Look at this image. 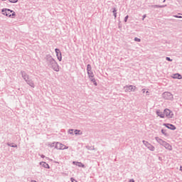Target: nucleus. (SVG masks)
<instances>
[{"instance_id": "obj_1", "label": "nucleus", "mask_w": 182, "mask_h": 182, "mask_svg": "<svg viewBox=\"0 0 182 182\" xmlns=\"http://www.w3.org/2000/svg\"><path fill=\"white\" fill-rule=\"evenodd\" d=\"M44 60L46 62V65L48 66L49 69H53L55 72H59V64H58L52 55L49 54L46 55Z\"/></svg>"}, {"instance_id": "obj_2", "label": "nucleus", "mask_w": 182, "mask_h": 182, "mask_svg": "<svg viewBox=\"0 0 182 182\" xmlns=\"http://www.w3.org/2000/svg\"><path fill=\"white\" fill-rule=\"evenodd\" d=\"M162 97L165 99V100H173V94L170 92H165L162 94Z\"/></svg>"}, {"instance_id": "obj_3", "label": "nucleus", "mask_w": 182, "mask_h": 182, "mask_svg": "<svg viewBox=\"0 0 182 182\" xmlns=\"http://www.w3.org/2000/svg\"><path fill=\"white\" fill-rule=\"evenodd\" d=\"M164 114L166 115L168 119H173V116H174L173 111L169 109H165L164 110Z\"/></svg>"}, {"instance_id": "obj_4", "label": "nucleus", "mask_w": 182, "mask_h": 182, "mask_svg": "<svg viewBox=\"0 0 182 182\" xmlns=\"http://www.w3.org/2000/svg\"><path fill=\"white\" fill-rule=\"evenodd\" d=\"M142 143L151 151H154V150H156V148L154 147V146L151 145V144L149 143V141L143 140Z\"/></svg>"}, {"instance_id": "obj_5", "label": "nucleus", "mask_w": 182, "mask_h": 182, "mask_svg": "<svg viewBox=\"0 0 182 182\" xmlns=\"http://www.w3.org/2000/svg\"><path fill=\"white\" fill-rule=\"evenodd\" d=\"M124 89H125V92H136V89H137V87L134 85H125L124 87Z\"/></svg>"}, {"instance_id": "obj_6", "label": "nucleus", "mask_w": 182, "mask_h": 182, "mask_svg": "<svg viewBox=\"0 0 182 182\" xmlns=\"http://www.w3.org/2000/svg\"><path fill=\"white\" fill-rule=\"evenodd\" d=\"M55 149H57V150H66L69 149V146H66V145H63L62 143L56 142Z\"/></svg>"}, {"instance_id": "obj_7", "label": "nucleus", "mask_w": 182, "mask_h": 182, "mask_svg": "<svg viewBox=\"0 0 182 182\" xmlns=\"http://www.w3.org/2000/svg\"><path fill=\"white\" fill-rule=\"evenodd\" d=\"M1 12L3 15H5L6 16H9V18L12 17V15H11V14H12V10L9 9H3L1 10Z\"/></svg>"}, {"instance_id": "obj_8", "label": "nucleus", "mask_w": 182, "mask_h": 182, "mask_svg": "<svg viewBox=\"0 0 182 182\" xmlns=\"http://www.w3.org/2000/svg\"><path fill=\"white\" fill-rule=\"evenodd\" d=\"M55 52L56 53L57 59H58L59 62L62 61V53L59 48H55Z\"/></svg>"}, {"instance_id": "obj_9", "label": "nucleus", "mask_w": 182, "mask_h": 182, "mask_svg": "<svg viewBox=\"0 0 182 182\" xmlns=\"http://www.w3.org/2000/svg\"><path fill=\"white\" fill-rule=\"evenodd\" d=\"M164 126L170 130H176L177 128L172 124H164Z\"/></svg>"}, {"instance_id": "obj_10", "label": "nucleus", "mask_w": 182, "mask_h": 182, "mask_svg": "<svg viewBox=\"0 0 182 182\" xmlns=\"http://www.w3.org/2000/svg\"><path fill=\"white\" fill-rule=\"evenodd\" d=\"M164 148L166 149V150H169V151H171L173 150V147L170 144L167 143L166 141L164 142V145H162Z\"/></svg>"}, {"instance_id": "obj_11", "label": "nucleus", "mask_w": 182, "mask_h": 182, "mask_svg": "<svg viewBox=\"0 0 182 182\" xmlns=\"http://www.w3.org/2000/svg\"><path fill=\"white\" fill-rule=\"evenodd\" d=\"M21 76H22L23 79H24L25 82L26 80H28V79H29V75L28 74H26V72L21 71Z\"/></svg>"}, {"instance_id": "obj_12", "label": "nucleus", "mask_w": 182, "mask_h": 182, "mask_svg": "<svg viewBox=\"0 0 182 182\" xmlns=\"http://www.w3.org/2000/svg\"><path fill=\"white\" fill-rule=\"evenodd\" d=\"M27 85H30L31 87H35V83L33 82V80H32L31 79L28 78L26 80Z\"/></svg>"}, {"instance_id": "obj_13", "label": "nucleus", "mask_w": 182, "mask_h": 182, "mask_svg": "<svg viewBox=\"0 0 182 182\" xmlns=\"http://www.w3.org/2000/svg\"><path fill=\"white\" fill-rule=\"evenodd\" d=\"M155 140L157 141V143H159V144H160L161 146H164V143L166 142V141L160 139L159 136H156L155 137Z\"/></svg>"}, {"instance_id": "obj_14", "label": "nucleus", "mask_w": 182, "mask_h": 182, "mask_svg": "<svg viewBox=\"0 0 182 182\" xmlns=\"http://www.w3.org/2000/svg\"><path fill=\"white\" fill-rule=\"evenodd\" d=\"M40 166H42V167H44V168H50L49 164H46L45 161L40 162Z\"/></svg>"}, {"instance_id": "obj_15", "label": "nucleus", "mask_w": 182, "mask_h": 182, "mask_svg": "<svg viewBox=\"0 0 182 182\" xmlns=\"http://www.w3.org/2000/svg\"><path fill=\"white\" fill-rule=\"evenodd\" d=\"M156 114L161 119H164V112L160 111V109L156 110Z\"/></svg>"}, {"instance_id": "obj_16", "label": "nucleus", "mask_w": 182, "mask_h": 182, "mask_svg": "<svg viewBox=\"0 0 182 182\" xmlns=\"http://www.w3.org/2000/svg\"><path fill=\"white\" fill-rule=\"evenodd\" d=\"M173 79H182V76H181V75L176 73V74H173Z\"/></svg>"}, {"instance_id": "obj_17", "label": "nucleus", "mask_w": 182, "mask_h": 182, "mask_svg": "<svg viewBox=\"0 0 182 182\" xmlns=\"http://www.w3.org/2000/svg\"><path fill=\"white\" fill-rule=\"evenodd\" d=\"M88 77H95V74H93V70L88 71L87 73Z\"/></svg>"}, {"instance_id": "obj_18", "label": "nucleus", "mask_w": 182, "mask_h": 182, "mask_svg": "<svg viewBox=\"0 0 182 182\" xmlns=\"http://www.w3.org/2000/svg\"><path fill=\"white\" fill-rule=\"evenodd\" d=\"M112 12L114 18H117V9L116 8H112Z\"/></svg>"}, {"instance_id": "obj_19", "label": "nucleus", "mask_w": 182, "mask_h": 182, "mask_svg": "<svg viewBox=\"0 0 182 182\" xmlns=\"http://www.w3.org/2000/svg\"><path fill=\"white\" fill-rule=\"evenodd\" d=\"M76 166L78 167H82V168H85V164H82V162H75Z\"/></svg>"}, {"instance_id": "obj_20", "label": "nucleus", "mask_w": 182, "mask_h": 182, "mask_svg": "<svg viewBox=\"0 0 182 182\" xmlns=\"http://www.w3.org/2000/svg\"><path fill=\"white\" fill-rule=\"evenodd\" d=\"M74 133H75V134L78 135V136H80L82 134V132H80V130H79V129H75L74 131Z\"/></svg>"}, {"instance_id": "obj_21", "label": "nucleus", "mask_w": 182, "mask_h": 182, "mask_svg": "<svg viewBox=\"0 0 182 182\" xmlns=\"http://www.w3.org/2000/svg\"><path fill=\"white\" fill-rule=\"evenodd\" d=\"M92 71V65L90 64H87V73Z\"/></svg>"}, {"instance_id": "obj_22", "label": "nucleus", "mask_w": 182, "mask_h": 182, "mask_svg": "<svg viewBox=\"0 0 182 182\" xmlns=\"http://www.w3.org/2000/svg\"><path fill=\"white\" fill-rule=\"evenodd\" d=\"M161 133H162V134H164V136H168V134H167V130H166V129H161Z\"/></svg>"}, {"instance_id": "obj_23", "label": "nucleus", "mask_w": 182, "mask_h": 182, "mask_svg": "<svg viewBox=\"0 0 182 182\" xmlns=\"http://www.w3.org/2000/svg\"><path fill=\"white\" fill-rule=\"evenodd\" d=\"M7 146H9V147H18V145L14 144H10V143H7Z\"/></svg>"}, {"instance_id": "obj_24", "label": "nucleus", "mask_w": 182, "mask_h": 182, "mask_svg": "<svg viewBox=\"0 0 182 182\" xmlns=\"http://www.w3.org/2000/svg\"><path fill=\"white\" fill-rule=\"evenodd\" d=\"M11 18H15V16H16V14L14 11H12V12L11 13Z\"/></svg>"}, {"instance_id": "obj_25", "label": "nucleus", "mask_w": 182, "mask_h": 182, "mask_svg": "<svg viewBox=\"0 0 182 182\" xmlns=\"http://www.w3.org/2000/svg\"><path fill=\"white\" fill-rule=\"evenodd\" d=\"M86 148L87 149V150H95V146H87Z\"/></svg>"}, {"instance_id": "obj_26", "label": "nucleus", "mask_w": 182, "mask_h": 182, "mask_svg": "<svg viewBox=\"0 0 182 182\" xmlns=\"http://www.w3.org/2000/svg\"><path fill=\"white\" fill-rule=\"evenodd\" d=\"M134 41H135V42H141V39H140V38H139L137 37L134 38Z\"/></svg>"}, {"instance_id": "obj_27", "label": "nucleus", "mask_w": 182, "mask_h": 182, "mask_svg": "<svg viewBox=\"0 0 182 182\" xmlns=\"http://www.w3.org/2000/svg\"><path fill=\"white\" fill-rule=\"evenodd\" d=\"M91 82L95 85V86H97V82H96V80L94 78V80H91Z\"/></svg>"}, {"instance_id": "obj_28", "label": "nucleus", "mask_w": 182, "mask_h": 182, "mask_svg": "<svg viewBox=\"0 0 182 182\" xmlns=\"http://www.w3.org/2000/svg\"><path fill=\"white\" fill-rule=\"evenodd\" d=\"M9 2H11V4H16V2H18V0H9Z\"/></svg>"}, {"instance_id": "obj_29", "label": "nucleus", "mask_w": 182, "mask_h": 182, "mask_svg": "<svg viewBox=\"0 0 182 182\" xmlns=\"http://www.w3.org/2000/svg\"><path fill=\"white\" fill-rule=\"evenodd\" d=\"M50 147H55V149H56V143L53 142L50 144Z\"/></svg>"}, {"instance_id": "obj_30", "label": "nucleus", "mask_w": 182, "mask_h": 182, "mask_svg": "<svg viewBox=\"0 0 182 182\" xmlns=\"http://www.w3.org/2000/svg\"><path fill=\"white\" fill-rule=\"evenodd\" d=\"M166 60H168V62H173V60L171 58H170L169 57H166Z\"/></svg>"}, {"instance_id": "obj_31", "label": "nucleus", "mask_w": 182, "mask_h": 182, "mask_svg": "<svg viewBox=\"0 0 182 182\" xmlns=\"http://www.w3.org/2000/svg\"><path fill=\"white\" fill-rule=\"evenodd\" d=\"M151 8H160V5H152Z\"/></svg>"}, {"instance_id": "obj_32", "label": "nucleus", "mask_w": 182, "mask_h": 182, "mask_svg": "<svg viewBox=\"0 0 182 182\" xmlns=\"http://www.w3.org/2000/svg\"><path fill=\"white\" fill-rule=\"evenodd\" d=\"M68 133L69 134H73V129H69Z\"/></svg>"}, {"instance_id": "obj_33", "label": "nucleus", "mask_w": 182, "mask_h": 182, "mask_svg": "<svg viewBox=\"0 0 182 182\" xmlns=\"http://www.w3.org/2000/svg\"><path fill=\"white\" fill-rule=\"evenodd\" d=\"M70 181L71 182H77L74 178H70Z\"/></svg>"}, {"instance_id": "obj_34", "label": "nucleus", "mask_w": 182, "mask_h": 182, "mask_svg": "<svg viewBox=\"0 0 182 182\" xmlns=\"http://www.w3.org/2000/svg\"><path fill=\"white\" fill-rule=\"evenodd\" d=\"M166 6H167V5H159V8H166Z\"/></svg>"}, {"instance_id": "obj_35", "label": "nucleus", "mask_w": 182, "mask_h": 182, "mask_svg": "<svg viewBox=\"0 0 182 182\" xmlns=\"http://www.w3.org/2000/svg\"><path fill=\"white\" fill-rule=\"evenodd\" d=\"M127 19H129V16H125L124 22H127Z\"/></svg>"}, {"instance_id": "obj_36", "label": "nucleus", "mask_w": 182, "mask_h": 182, "mask_svg": "<svg viewBox=\"0 0 182 182\" xmlns=\"http://www.w3.org/2000/svg\"><path fill=\"white\" fill-rule=\"evenodd\" d=\"M175 16V18H182L181 16Z\"/></svg>"}, {"instance_id": "obj_37", "label": "nucleus", "mask_w": 182, "mask_h": 182, "mask_svg": "<svg viewBox=\"0 0 182 182\" xmlns=\"http://www.w3.org/2000/svg\"><path fill=\"white\" fill-rule=\"evenodd\" d=\"M142 93H146V89H142Z\"/></svg>"}, {"instance_id": "obj_38", "label": "nucleus", "mask_w": 182, "mask_h": 182, "mask_svg": "<svg viewBox=\"0 0 182 182\" xmlns=\"http://www.w3.org/2000/svg\"><path fill=\"white\" fill-rule=\"evenodd\" d=\"M41 159H45V155L42 154V155L41 156Z\"/></svg>"}, {"instance_id": "obj_39", "label": "nucleus", "mask_w": 182, "mask_h": 182, "mask_svg": "<svg viewBox=\"0 0 182 182\" xmlns=\"http://www.w3.org/2000/svg\"><path fill=\"white\" fill-rule=\"evenodd\" d=\"M129 182H134V179H130Z\"/></svg>"}, {"instance_id": "obj_40", "label": "nucleus", "mask_w": 182, "mask_h": 182, "mask_svg": "<svg viewBox=\"0 0 182 182\" xmlns=\"http://www.w3.org/2000/svg\"><path fill=\"white\" fill-rule=\"evenodd\" d=\"M89 79H90V80H91V81H92V80H95L94 77H89Z\"/></svg>"}, {"instance_id": "obj_41", "label": "nucleus", "mask_w": 182, "mask_h": 182, "mask_svg": "<svg viewBox=\"0 0 182 182\" xmlns=\"http://www.w3.org/2000/svg\"><path fill=\"white\" fill-rule=\"evenodd\" d=\"M145 18H146V14L143 16L142 19L144 20Z\"/></svg>"}, {"instance_id": "obj_42", "label": "nucleus", "mask_w": 182, "mask_h": 182, "mask_svg": "<svg viewBox=\"0 0 182 182\" xmlns=\"http://www.w3.org/2000/svg\"><path fill=\"white\" fill-rule=\"evenodd\" d=\"M180 171H182V166H180Z\"/></svg>"}, {"instance_id": "obj_43", "label": "nucleus", "mask_w": 182, "mask_h": 182, "mask_svg": "<svg viewBox=\"0 0 182 182\" xmlns=\"http://www.w3.org/2000/svg\"><path fill=\"white\" fill-rule=\"evenodd\" d=\"M146 95H147V94L149 93V91H146Z\"/></svg>"}, {"instance_id": "obj_44", "label": "nucleus", "mask_w": 182, "mask_h": 182, "mask_svg": "<svg viewBox=\"0 0 182 182\" xmlns=\"http://www.w3.org/2000/svg\"><path fill=\"white\" fill-rule=\"evenodd\" d=\"M164 2H166V0H164Z\"/></svg>"}, {"instance_id": "obj_45", "label": "nucleus", "mask_w": 182, "mask_h": 182, "mask_svg": "<svg viewBox=\"0 0 182 182\" xmlns=\"http://www.w3.org/2000/svg\"><path fill=\"white\" fill-rule=\"evenodd\" d=\"M73 163L75 164V163H76L75 161H73Z\"/></svg>"}, {"instance_id": "obj_46", "label": "nucleus", "mask_w": 182, "mask_h": 182, "mask_svg": "<svg viewBox=\"0 0 182 182\" xmlns=\"http://www.w3.org/2000/svg\"><path fill=\"white\" fill-rule=\"evenodd\" d=\"M3 1H5V0H3Z\"/></svg>"}]
</instances>
